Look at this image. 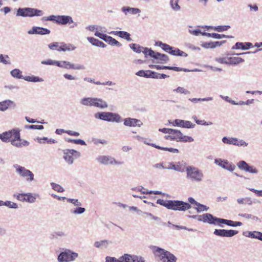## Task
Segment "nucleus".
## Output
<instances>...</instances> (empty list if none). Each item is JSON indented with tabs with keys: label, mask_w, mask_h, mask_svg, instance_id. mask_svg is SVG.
I'll return each instance as SVG.
<instances>
[{
	"label": "nucleus",
	"mask_w": 262,
	"mask_h": 262,
	"mask_svg": "<svg viewBox=\"0 0 262 262\" xmlns=\"http://www.w3.org/2000/svg\"><path fill=\"white\" fill-rule=\"evenodd\" d=\"M94 35H95V36L98 37L99 38L102 39L104 41H106V40L108 36L105 34L100 33L99 31H96Z\"/></svg>",
	"instance_id": "nucleus-64"
},
{
	"label": "nucleus",
	"mask_w": 262,
	"mask_h": 262,
	"mask_svg": "<svg viewBox=\"0 0 262 262\" xmlns=\"http://www.w3.org/2000/svg\"><path fill=\"white\" fill-rule=\"evenodd\" d=\"M7 59H9V57L8 55H3L0 54V62L3 63L4 64H11V62L9 60H7Z\"/></svg>",
	"instance_id": "nucleus-52"
},
{
	"label": "nucleus",
	"mask_w": 262,
	"mask_h": 262,
	"mask_svg": "<svg viewBox=\"0 0 262 262\" xmlns=\"http://www.w3.org/2000/svg\"><path fill=\"white\" fill-rule=\"evenodd\" d=\"M76 49V47L73 44L66 43L63 42H60V46L58 49V51H74Z\"/></svg>",
	"instance_id": "nucleus-29"
},
{
	"label": "nucleus",
	"mask_w": 262,
	"mask_h": 262,
	"mask_svg": "<svg viewBox=\"0 0 262 262\" xmlns=\"http://www.w3.org/2000/svg\"><path fill=\"white\" fill-rule=\"evenodd\" d=\"M57 67L67 70L72 69V63L68 61H57Z\"/></svg>",
	"instance_id": "nucleus-37"
},
{
	"label": "nucleus",
	"mask_w": 262,
	"mask_h": 262,
	"mask_svg": "<svg viewBox=\"0 0 262 262\" xmlns=\"http://www.w3.org/2000/svg\"><path fill=\"white\" fill-rule=\"evenodd\" d=\"M169 54L173 56H181L186 57L188 56V54L181 50L179 48H174L173 47V49L170 52H169Z\"/></svg>",
	"instance_id": "nucleus-33"
},
{
	"label": "nucleus",
	"mask_w": 262,
	"mask_h": 262,
	"mask_svg": "<svg viewBox=\"0 0 262 262\" xmlns=\"http://www.w3.org/2000/svg\"><path fill=\"white\" fill-rule=\"evenodd\" d=\"M155 45L156 46L161 47L162 50H163L165 52L169 53V52H170L173 49V47L170 46V45L163 43L161 41H157L155 42Z\"/></svg>",
	"instance_id": "nucleus-34"
},
{
	"label": "nucleus",
	"mask_w": 262,
	"mask_h": 262,
	"mask_svg": "<svg viewBox=\"0 0 262 262\" xmlns=\"http://www.w3.org/2000/svg\"><path fill=\"white\" fill-rule=\"evenodd\" d=\"M87 39L92 45L98 47L100 40L93 37H88Z\"/></svg>",
	"instance_id": "nucleus-55"
},
{
	"label": "nucleus",
	"mask_w": 262,
	"mask_h": 262,
	"mask_svg": "<svg viewBox=\"0 0 262 262\" xmlns=\"http://www.w3.org/2000/svg\"><path fill=\"white\" fill-rule=\"evenodd\" d=\"M129 47L132 50H133L134 52L137 53H140L142 52L144 54V56L145 58H147L148 55V54H147V53L148 52V50H146L145 49H151V48L143 47L139 44L135 43L129 44Z\"/></svg>",
	"instance_id": "nucleus-23"
},
{
	"label": "nucleus",
	"mask_w": 262,
	"mask_h": 262,
	"mask_svg": "<svg viewBox=\"0 0 262 262\" xmlns=\"http://www.w3.org/2000/svg\"><path fill=\"white\" fill-rule=\"evenodd\" d=\"M173 91L184 94H189L190 93V92L189 91L181 86H179L177 89L173 90Z\"/></svg>",
	"instance_id": "nucleus-63"
},
{
	"label": "nucleus",
	"mask_w": 262,
	"mask_h": 262,
	"mask_svg": "<svg viewBox=\"0 0 262 262\" xmlns=\"http://www.w3.org/2000/svg\"><path fill=\"white\" fill-rule=\"evenodd\" d=\"M238 233V231L229 229H217L214 230L213 234L220 237H231L236 235Z\"/></svg>",
	"instance_id": "nucleus-16"
},
{
	"label": "nucleus",
	"mask_w": 262,
	"mask_h": 262,
	"mask_svg": "<svg viewBox=\"0 0 262 262\" xmlns=\"http://www.w3.org/2000/svg\"><path fill=\"white\" fill-rule=\"evenodd\" d=\"M4 206L8 207L9 208L17 209L19 208L18 205L16 203L10 201H5Z\"/></svg>",
	"instance_id": "nucleus-50"
},
{
	"label": "nucleus",
	"mask_w": 262,
	"mask_h": 262,
	"mask_svg": "<svg viewBox=\"0 0 262 262\" xmlns=\"http://www.w3.org/2000/svg\"><path fill=\"white\" fill-rule=\"evenodd\" d=\"M173 170L181 172H183L185 171L186 172V167L185 166V163L178 162L175 164V166H173Z\"/></svg>",
	"instance_id": "nucleus-36"
},
{
	"label": "nucleus",
	"mask_w": 262,
	"mask_h": 262,
	"mask_svg": "<svg viewBox=\"0 0 262 262\" xmlns=\"http://www.w3.org/2000/svg\"><path fill=\"white\" fill-rule=\"evenodd\" d=\"M94 117L96 119L107 122L119 123L122 121V119L119 114L113 112H98L94 114Z\"/></svg>",
	"instance_id": "nucleus-3"
},
{
	"label": "nucleus",
	"mask_w": 262,
	"mask_h": 262,
	"mask_svg": "<svg viewBox=\"0 0 262 262\" xmlns=\"http://www.w3.org/2000/svg\"><path fill=\"white\" fill-rule=\"evenodd\" d=\"M42 15V11L29 8H19L16 14L17 16H39Z\"/></svg>",
	"instance_id": "nucleus-11"
},
{
	"label": "nucleus",
	"mask_w": 262,
	"mask_h": 262,
	"mask_svg": "<svg viewBox=\"0 0 262 262\" xmlns=\"http://www.w3.org/2000/svg\"><path fill=\"white\" fill-rule=\"evenodd\" d=\"M20 129L18 128L17 132L15 133L14 138L12 139L11 144L15 147L17 148H21L23 146L27 147L30 144L29 142L28 141L21 139Z\"/></svg>",
	"instance_id": "nucleus-12"
},
{
	"label": "nucleus",
	"mask_w": 262,
	"mask_h": 262,
	"mask_svg": "<svg viewBox=\"0 0 262 262\" xmlns=\"http://www.w3.org/2000/svg\"><path fill=\"white\" fill-rule=\"evenodd\" d=\"M214 163L224 169L232 172L235 168V166L233 164L230 163L227 160H224L220 158L215 159Z\"/></svg>",
	"instance_id": "nucleus-18"
},
{
	"label": "nucleus",
	"mask_w": 262,
	"mask_h": 262,
	"mask_svg": "<svg viewBox=\"0 0 262 262\" xmlns=\"http://www.w3.org/2000/svg\"><path fill=\"white\" fill-rule=\"evenodd\" d=\"M13 167L16 169V173L20 177L26 178L27 182L30 183L34 180V175L30 170L18 164H14Z\"/></svg>",
	"instance_id": "nucleus-7"
},
{
	"label": "nucleus",
	"mask_w": 262,
	"mask_h": 262,
	"mask_svg": "<svg viewBox=\"0 0 262 262\" xmlns=\"http://www.w3.org/2000/svg\"><path fill=\"white\" fill-rule=\"evenodd\" d=\"M109 33L112 35L118 36L119 37L126 39L127 41H128L132 40V39L130 38V34L126 31H113Z\"/></svg>",
	"instance_id": "nucleus-27"
},
{
	"label": "nucleus",
	"mask_w": 262,
	"mask_h": 262,
	"mask_svg": "<svg viewBox=\"0 0 262 262\" xmlns=\"http://www.w3.org/2000/svg\"><path fill=\"white\" fill-rule=\"evenodd\" d=\"M194 141L193 138L191 136L183 135L182 134L181 139L180 140L181 142H192Z\"/></svg>",
	"instance_id": "nucleus-56"
},
{
	"label": "nucleus",
	"mask_w": 262,
	"mask_h": 262,
	"mask_svg": "<svg viewBox=\"0 0 262 262\" xmlns=\"http://www.w3.org/2000/svg\"><path fill=\"white\" fill-rule=\"evenodd\" d=\"M237 166L239 169L245 170L246 172L252 174H257L258 172L257 169L253 166H251L246 161L242 160L237 163Z\"/></svg>",
	"instance_id": "nucleus-17"
},
{
	"label": "nucleus",
	"mask_w": 262,
	"mask_h": 262,
	"mask_svg": "<svg viewBox=\"0 0 262 262\" xmlns=\"http://www.w3.org/2000/svg\"><path fill=\"white\" fill-rule=\"evenodd\" d=\"M173 70L177 72L184 71V72H189V70L185 68H180L177 67H171V66H160L158 65L157 70Z\"/></svg>",
	"instance_id": "nucleus-30"
},
{
	"label": "nucleus",
	"mask_w": 262,
	"mask_h": 262,
	"mask_svg": "<svg viewBox=\"0 0 262 262\" xmlns=\"http://www.w3.org/2000/svg\"><path fill=\"white\" fill-rule=\"evenodd\" d=\"M29 34L47 35L50 33V30L42 27L34 26L28 31Z\"/></svg>",
	"instance_id": "nucleus-24"
},
{
	"label": "nucleus",
	"mask_w": 262,
	"mask_h": 262,
	"mask_svg": "<svg viewBox=\"0 0 262 262\" xmlns=\"http://www.w3.org/2000/svg\"><path fill=\"white\" fill-rule=\"evenodd\" d=\"M51 186L53 190L58 192H62L64 191V188L58 184L52 182L51 183Z\"/></svg>",
	"instance_id": "nucleus-49"
},
{
	"label": "nucleus",
	"mask_w": 262,
	"mask_h": 262,
	"mask_svg": "<svg viewBox=\"0 0 262 262\" xmlns=\"http://www.w3.org/2000/svg\"><path fill=\"white\" fill-rule=\"evenodd\" d=\"M150 70H146L144 71L143 70H140L136 73V75L140 76L143 77L145 78H149V74Z\"/></svg>",
	"instance_id": "nucleus-51"
},
{
	"label": "nucleus",
	"mask_w": 262,
	"mask_h": 262,
	"mask_svg": "<svg viewBox=\"0 0 262 262\" xmlns=\"http://www.w3.org/2000/svg\"><path fill=\"white\" fill-rule=\"evenodd\" d=\"M25 128L26 129L41 130L44 128V127L42 125H26Z\"/></svg>",
	"instance_id": "nucleus-57"
},
{
	"label": "nucleus",
	"mask_w": 262,
	"mask_h": 262,
	"mask_svg": "<svg viewBox=\"0 0 262 262\" xmlns=\"http://www.w3.org/2000/svg\"><path fill=\"white\" fill-rule=\"evenodd\" d=\"M179 0H170V5L172 8L176 11L180 9V6L178 5Z\"/></svg>",
	"instance_id": "nucleus-60"
},
{
	"label": "nucleus",
	"mask_w": 262,
	"mask_h": 262,
	"mask_svg": "<svg viewBox=\"0 0 262 262\" xmlns=\"http://www.w3.org/2000/svg\"><path fill=\"white\" fill-rule=\"evenodd\" d=\"M42 20L51 21L61 25H66L73 22L72 17H43Z\"/></svg>",
	"instance_id": "nucleus-21"
},
{
	"label": "nucleus",
	"mask_w": 262,
	"mask_h": 262,
	"mask_svg": "<svg viewBox=\"0 0 262 262\" xmlns=\"http://www.w3.org/2000/svg\"><path fill=\"white\" fill-rule=\"evenodd\" d=\"M186 178L192 182L200 183L203 181L204 174L202 170L190 165L186 166Z\"/></svg>",
	"instance_id": "nucleus-2"
},
{
	"label": "nucleus",
	"mask_w": 262,
	"mask_h": 262,
	"mask_svg": "<svg viewBox=\"0 0 262 262\" xmlns=\"http://www.w3.org/2000/svg\"><path fill=\"white\" fill-rule=\"evenodd\" d=\"M222 142L227 144L235 145L237 138L224 137L222 139Z\"/></svg>",
	"instance_id": "nucleus-38"
},
{
	"label": "nucleus",
	"mask_w": 262,
	"mask_h": 262,
	"mask_svg": "<svg viewBox=\"0 0 262 262\" xmlns=\"http://www.w3.org/2000/svg\"><path fill=\"white\" fill-rule=\"evenodd\" d=\"M252 47H253V45L250 42H237L233 46H232L231 49L232 50L241 49L242 50H246L249 49Z\"/></svg>",
	"instance_id": "nucleus-26"
},
{
	"label": "nucleus",
	"mask_w": 262,
	"mask_h": 262,
	"mask_svg": "<svg viewBox=\"0 0 262 262\" xmlns=\"http://www.w3.org/2000/svg\"><path fill=\"white\" fill-rule=\"evenodd\" d=\"M191 208L187 202L180 200H169L168 209L173 211H185Z\"/></svg>",
	"instance_id": "nucleus-5"
},
{
	"label": "nucleus",
	"mask_w": 262,
	"mask_h": 262,
	"mask_svg": "<svg viewBox=\"0 0 262 262\" xmlns=\"http://www.w3.org/2000/svg\"><path fill=\"white\" fill-rule=\"evenodd\" d=\"M63 154V159L69 165L73 164L74 160L79 158L81 156L80 152L73 149H64Z\"/></svg>",
	"instance_id": "nucleus-9"
},
{
	"label": "nucleus",
	"mask_w": 262,
	"mask_h": 262,
	"mask_svg": "<svg viewBox=\"0 0 262 262\" xmlns=\"http://www.w3.org/2000/svg\"><path fill=\"white\" fill-rule=\"evenodd\" d=\"M94 106L104 109L108 107L107 102L101 98H95Z\"/></svg>",
	"instance_id": "nucleus-31"
},
{
	"label": "nucleus",
	"mask_w": 262,
	"mask_h": 262,
	"mask_svg": "<svg viewBox=\"0 0 262 262\" xmlns=\"http://www.w3.org/2000/svg\"><path fill=\"white\" fill-rule=\"evenodd\" d=\"M180 134H176L174 135H168L165 136V139L177 142H180L182 133L180 131Z\"/></svg>",
	"instance_id": "nucleus-44"
},
{
	"label": "nucleus",
	"mask_w": 262,
	"mask_h": 262,
	"mask_svg": "<svg viewBox=\"0 0 262 262\" xmlns=\"http://www.w3.org/2000/svg\"><path fill=\"white\" fill-rule=\"evenodd\" d=\"M22 72L18 69H15L10 72V74L12 77L17 79H23L28 82H43L44 80L38 76L34 75L23 76L21 75Z\"/></svg>",
	"instance_id": "nucleus-6"
},
{
	"label": "nucleus",
	"mask_w": 262,
	"mask_h": 262,
	"mask_svg": "<svg viewBox=\"0 0 262 262\" xmlns=\"http://www.w3.org/2000/svg\"><path fill=\"white\" fill-rule=\"evenodd\" d=\"M78 257V254L69 249H62L57 256L58 262L74 261Z\"/></svg>",
	"instance_id": "nucleus-4"
},
{
	"label": "nucleus",
	"mask_w": 262,
	"mask_h": 262,
	"mask_svg": "<svg viewBox=\"0 0 262 262\" xmlns=\"http://www.w3.org/2000/svg\"><path fill=\"white\" fill-rule=\"evenodd\" d=\"M149 248L162 262H177V258L169 251L156 246H150Z\"/></svg>",
	"instance_id": "nucleus-1"
},
{
	"label": "nucleus",
	"mask_w": 262,
	"mask_h": 262,
	"mask_svg": "<svg viewBox=\"0 0 262 262\" xmlns=\"http://www.w3.org/2000/svg\"><path fill=\"white\" fill-rule=\"evenodd\" d=\"M130 259H132V255L128 254H124L119 257L120 262H132Z\"/></svg>",
	"instance_id": "nucleus-53"
},
{
	"label": "nucleus",
	"mask_w": 262,
	"mask_h": 262,
	"mask_svg": "<svg viewBox=\"0 0 262 262\" xmlns=\"http://www.w3.org/2000/svg\"><path fill=\"white\" fill-rule=\"evenodd\" d=\"M188 100L193 103H198L199 102H201L202 101H211L213 100V98L212 97H208L203 98H189Z\"/></svg>",
	"instance_id": "nucleus-42"
},
{
	"label": "nucleus",
	"mask_w": 262,
	"mask_h": 262,
	"mask_svg": "<svg viewBox=\"0 0 262 262\" xmlns=\"http://www.w3.org/2000/svg\"><path fill=\"white\" fill-rule=\"evenodd\" d=\"M148 50L147 54L148 56L154 58L156 61L152 60V62L157 63L164 64L166 63L169 61V58L166 54H162L160 52H156L151 49H145Z\"/></svg>",
	"instance_id": "nucleus-8"
},
{
	"label": "nucleus",
	"mask_w": 262,
	"mask_h": 262,
	"mask_svg": "<svg viewBox=\"0 0 262 262\" xmlns=\"http://www.w3.org/2000/svg\"><path fill=\"white\" fill-rule=\"evenodd\" d=\"M96 160L99 163L103 165H108V164H116V165H121L122 164L123 162L120 161H118L115 160V159L110 156H98L96 158Z\"/></svg>",
	"instance_id": "nucleus-13"
},
{
	"label": "nucleus",
	"mask_w": 262,
	"mask_h": 262,
	"mask_svg": "<svg viewBox=\"0 0 262 262\" xmlns=\"http://www.w3.org/2000/svg\"><path fill=\"white\" fill-rule=\"evenodd\" d=\"M152 147H154L157 149H160L162 150H165V151H168L172 153H179V150L177 148H173L171 147H163L160 146L159 145H157L156 144L152 145Z\"/></svg>",
	"instance_id": "nucleus-40"
},
{
	"label": "nucleus",
	"mask_w": 262,
	"mask_h": 262,
	"mask_svg": "<svg viewBox=\"0 0 262 262\" xmlns=\"http://www.w3.org/2000/svg\"><path fill=\"white\" fill-rule=\"evenodd\" d=\"M68 235V233L65 230H61L54 232L51 234V236L52 238L57 239L61 238L67 237Z\"/></svg>",
	"instance_id": "nucleus-32"
},
{
	"label": "nucleus",
	"mask_w": 262,
	"mask_h": 262,
	"mask_svg": "<svg viewBox=\"0 0 262 262\" xmlns=\"http://www.w3.org/2000/svg\"><path fill=\"white\" fill-rule=\"evenodd\" d=\"M60 46V42H53L48 45L49 48L52 50H56L58 51V49Z\"/></svg>",
	"instance_id": "nucleus-58"
},
{
	"label": "nucleus",
	"mask_w": 262,
	"mask_h": 262,
	"mask_svg": "<svg viewBox=\"0 0 262 262\" xmlns=\"http://www.w3.org/2000/svg\"><path fill=\"white\" fill-rule=\"evenodd\" d=\"M230 28V26L229 25L217 26H214L213 30L219 32H222L228 30Z\"/></svg>",
	"instance_id": "nucleus-47"
},
{
	"label": "nucleus",
	"mask_w": 262,
	"mask_h": 262,
	"mask_svg": "<svg viewBox=\"0 0 262 262\" xmlns=\"http://www.w3.org/2000/svg\"><path fill=\"white\" fill-rule=\"evenodd\" d=\"M18 129V128H14L11 130L0 134V139L5 143L9 142L11 143L12 138H14L15 133H16Z\"/></svg>",
	"instance_id": "nucleus-19"
},
{
	"label": "nucleus",
	"mask_w": 262,
	"mask_h": 262,
	"mask_svg": "<svg viewBox=\"0 0 262 262\" xmlns=\"http://www.w3.org/2000/svg\"><path fill=\"white\" fill-rule=\"evenodd\" d=\"M67 201L68 202L72 203L75 206H80L82 205L81 203L78 199L68 198L67 199Z\"/></svg>",
	"instance_id": "nucleus-61"
},
{
	"label": "nucleus",
	"mask_w": 262,
	"mask_h": 262,
	"mask_svg": "<svg viewBox=\"0 0 262 262\" xmlns=\"http://www.w3.org/2000/svg\"><path fill=\"white\" fill-rule=\"evenodd\" d=\"M169 200H164L163 199H158L157 200L156 203L162 206L166 207L167 209L168 208Z\"/></svg>",
	"instance_id": "nucleus-59"
},
{
	"label": "nucleus",
	"mask_w": 262,
	"mask_h": 262,
	"mask_svg": "<svg viewBox=\"0 0 262 262\" xmlns=\"http://www.w3.org/2000/svg\"><path fill=\"white\" fill-rule=\"evenodd\" d=\"M122 10L126 15L127 14V13L132 14H136L140 12V10L138 8H133L130 7H123Z\"/></svg>",
	"instance_id": "nucleus-41"
},
{
	"label": "nucleus",
	"mask_w": 262,
	"mask_h": 262,
	"mask_svg": "<svg viewBox=\"0 0 262 262\" xmlns=\"http://www.w3.org/2000/svg\"><path fill=\"white\" fill-rule=\"evenodd\" d=\"M216 218V217L213 216L212 214L206 213L202 215H198L197 220L200 222L215 225Z\"/></svg>",
	"instance_id": "nucleus-20"
},
{
	"label": "nucleus",
	"mask_w": 262,
	"mask_h": 262,
	"mask_svg": "<svg viewBox=\"0 0 262 262\" xmlns=\"http://www.w3.org/2000/svg\"><path fill=\"white\" fill-rule=\"evenodd\" d=\"M228 60L229 63L234 65L244 62V59L238 57H230L228 58Z\"/></svg>",
	"instance_id": "nucleus-43"
},
{
	"label": "nucleus",
	"mask_w": 262,
	"mask_h": 262,
	"mask_svg": "<svg viewBox=\"0 0 262 262\" xmlns=\"http://www.w3.org/2000/svg\"><path fill=\"white\" fill-rule=\"evenodd\" d=\"M85 211V209L80 206H77L74 210L71 209L70 212L74 214H81L83 213Z\"/></svg>",
	"instance_id": "nucleus-48"
},
{
	"label": "nucleus",
	"mask_w": 262,
	"mask_h": 262,
	"mask_svg": "<svg viewBox=\"0 0 262 262\" xmlns=\"http://www.w3.org/2000/svg\"><path fill=\"white\" fill-rule=\"evenodd\" d=\"M243 235L246 237L257 239L262 241V232L257 231L244 232Z\"/></svg>",
	"instance_id": "nucleus-28"
},
{
	"label": "nucleus",
	"mask_w": 262,
	"mask_h": 262,
	"mask_svg": "<svg viewBox=\"0 0 262 262\" xmlns=\"http://www.w3.org/2000/svg\"><path fill=\"white\" fill-rule=\"evenodd\" d=\"M13 196L14 198H16L17 200L20 202L33 203L35 202L36 198L38 196V195L36 193L28 192L14 193Z\"/></svg>",
	"instance_id": "nucleus-10"
},
{
	"label": "nucleus",
	"mask_w": 262,
	"mask_h": 262,
	"mask_svg": "<svg viewBox=\"0 0 262 262\" xmlns=\"http://www.w3.org/2000/svg\"><path fill=\"white\" fill-rule=\"evenodd\" d=\"M169 123L173 126L181 127L185 128H193L195 125L187 120L176 119L173 121H168Z\"/></svg>",
	"instance_id": "nucleus-14"
},
{
	"label": "nucleus",
	"mask_w": 262,
	"mask_h": 262,
	"mask_svg": "<svg viewBox=\"0 0 262 262\" xmlns=\"http://www.w3.org/2000/svg\"><path fill=\"white\" fill-rule=\"evenodd\" d=\"M16 103L9 99L5 100L0 102V111L4 112L6 111L9 107L11 108H15L16 107Z\"/></svg>",
	"instance_id": "nucleus-25"
},
{
	"label": "nucleus",
	"mask_w": 262,
	"mask_h": 262,
	"mask_svg": "<svg viewBox=\"0 0 262 262\" xmlns=\"http://www.w3.org/2000/svg\"><path fill=\"white\" fill-rule=\"evenodd\" d=\"M57 61L49 59L46 60H42L41 63L45 65L57 66Z\"/></svg>",
	"instance_id": "nucleus-62"
},
{
	"label": "nucleus",
	"mask_w": 262,
	"mask_h": 262,
	"mask_svg": "<svg viewBox=\"0 0 262 262\" xmlns=\"http://www.w3.org/2000/svg\"><path fill=\"white\" fill-rule=\"evenodd\" d=\"M109 242L107 240H102L97 241L94 243V246L98 248H106L108 245Z\"/></svg>",
	"instance_id": "nucleus-45"
},
{
	"label": "nucleus",
	"mask_w": 262,
	"mask_h": 262,
	"mask_svg": "<svg viewBox=\"0 0 262 262\" xmlns=\"http://www.w3.org/2000/svg\"><path fill=\"white\" fill-rule=\"evenodd\" d=\"M95 99L93 97H84L81 99L80 103L85 106H94Z\"/></svg>",
	"instance_id": "nucleus-35"
},
{
	"label": "nucleus",
	"mask_w": 262,
	"mask_h": 262,
	"mask_svg": "<svg viewBox=\"0 0 262 262\" xmlns=\"http://www.w3.org/2000/svg\"><path fill=\"white\" fill-rule=\"evenodd\" d=\"M196 207H195V209H196L197 212L200 213L203 211H207L209 209V207L207 206L202 204L198 202L197 205H196Z\"/></svg>",
	"instance_id": "nucleus-46"
},
{
	"label": "nucleus",
	"mask_w": 262,
	"mask_h": 262,
	"mask_svg": "<svg viewBox=\"0 0 262 262\" xmlns=\"http://www.w3.org/2000/svg\"><path fill=\"white\" fill-rule=\"evenodd\" d=\"M215 225H217L221 227H223V224H225L230 227H237L243 225L242 223L238 221H233L230 220H227L222 218L217 217L216 218Z\"/></svg>",
	"instance_id": "nucleus-15"
},
{
	"label": "nucleus",
	"mask_w": 262,
	"mask_h": 262,
	"mask_svg": "<svg viewBox=\"0 0 262 262\" xmlns=\"http://www.w3.org/2000/svg\"><path fill=\"white\" fill-rule=\"evenodd\" d=\"M105 42L112 46L120 47L122 46L120 42L110 36H108Z\"/></svg>",
	"instance_id": "nucleus-39"
},
{
	"label": "nucleus",
	"mask_w": 262,
	"mask_h": 262,
	"mask_svg": "<svg viewBox=\"0 0 262 262\" xmlns=\"http://www.w3.org/2000/svg\"><path fill=\"white\" fill-rule=\"evenodd\" d=\"M132 262H145L144 258L141 256L132 255Z\"/></svg>",
	"instance_id": "nucleus-54"
},
{
	"label": "nucleus",
	"mask_w": 262,
	"mask_h": 262,
	"mask_svg": "<svg viewBox=\"0 0 262 262\" xmlns=\"http://www.w3.org/2000/svg\"><path fill=\"white\" fill-rule=\"evenodd\" d=\"M123 124L128 127H141L143 123L139 119L128 117L123 119Z\"/></svg>",
	"instance_id": "nucleus-22"
}]
</instances>
